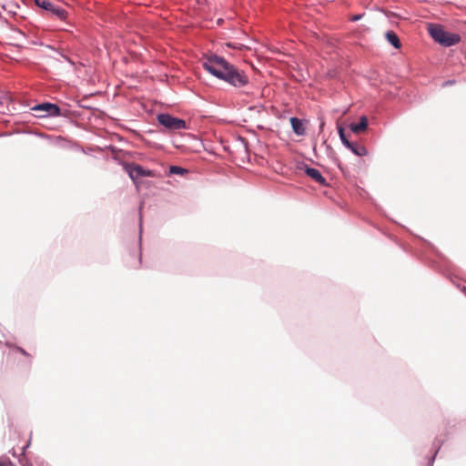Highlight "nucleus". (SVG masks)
I'll list each match as a JSON object with an SVG mask.
<instances>
[{
  "mask_svg": "<svg viewBox=\"0 0 466 466\" xmlns=\"http://www.w3.org/2000/svg\"><path fill=\"white\" fill-rule=\"evenodd\" d=\"M368 127V118L365 116L360 117V123L350 124V129L353 133L359 134L365 131Z\"/></svg>",
  "mask_w": 466,
  "mask_h": 466,
  "instance_id": "8",
  "label": "nucleus"
},
{
  "mask_svg": "<svg viewBox=\"0 0 466 466\" xmlns=\"http://www.w3.org/2000/svg\"><path fill=\"white\" fill-rule=\"evenodd\" d=\"M339 138H340L341 142L343 143V145H344L345 147H350V144H351L352 142H350V141L347 138V137H346V135H345V132H344V129H343L342 127H339Z\"/></svg>",
  "mask_w": 466,
  "mask_h": 466,
  "instance_id": "12",
  "label": "nucleus"
},
{
  "mask_svg": "<svg viewBox=\"0 0 466 466\" xmlns=\"http://www.w3.org/2000/svg\"><path fill=\"white\" fill-rule=\"evenodd\" d=\"M360 18H361V15H354V16L352 17V21H357V20H359V19H360Z\"/></svg>",
  "mask_w": 466,
  "mask_h": 466,
  "instance_id": "15",
  "label": "nucleus"
},
{
  "mask_svg": "<svg viewBox=\"0 0 466 466\" xmlns=\"http://www.w3.org/2000/svg\"><path fill=\"white\" fill-rule=\"evenodd\" d=\"M38 117L55 116L60 115V108L56 104L43 103L32 108Z\"/></svg>",
  "mask_w": 466,
  "mask_h": 466,
  "instance_id": "4",
  "label": "nucleus"
},
{
  "mask_svg": "<svg viewBox=\"0 0 466 466\" xmlns=\"http://www.w3.org/2000/svg\"><path fill=\"white\" fill-rule=\"evenodd\" d=\"M169 173L170 174H177V175H184L187 173V170L177 166H170L169 167Z\"/></svg>",
  "mask_w": 466,
  "mask_h": 466,
  "instance_id": "13",
  "label": "nucleus"
},
{
  "mask_svg": "<svg viewBox=\"0 0 466 466\" xmlns=\"http://www.w3.org/2000/svg\"><path fill=\"white\" fill-rule=\"evenodd\" d=\"M0 466H15L10 460H0Z\"/></svg>",
  "mask_w": 466,
  "mask_h": 466,
  "instance_id": "14",
  "label": "nucleus"
},
{
  "mask_svg": "<svg viewBox=\"0 0 466 466\" xmlns=\"http://www.w3.org/2000/svg\"><path fill=\"white\" fill-rule=\"evenodd\" d=\"M202 65L210 74L236 87H241L248 82V76L243 71L238 70L221 56L216 55L207 56Z\"/></svg>",
  "mask_w": 466,
  "mask_h": 466,
  "instance_id": "1",
  "label": "nucleus"
},
{
  "mask_svg": "<svg viewBox=\"0 0 466 466\" xmlns=\"http://www.w3.org/2000/svg\"><path fill=\"white\" fill-rule=\"evenodd\" d=\"M348 148L350 149L355 155L359 157L366 156L368 153L364 146L357 143H351L350 147H348Z\"/></svg>",
  "mask_w": 466,
  "mask_h": 466,
  "instance_id": "10",
  "label": "nucleus"
},
{
  "mask_svg": "<svg viewBox=\"0 0 466 466\" xmlns=\"http://www.w3.org/2000/svg\"><path fill=\"white\" fill-rule=\"evenodd\" d=\"M386 39L395 48H400L401 46L400 41L398 35L393 31H388L386 33Z\"/></svg>",
  "mask_w": 466,
  "mask_h": 466,
  "instance_id": "11",
  "label": "nucleus"
},
{
  "mask_svg": "<svg viewBox=\"0 0 466 466\" xmlns=\"http://www.w3.org/2000/svg\"><path fill=\"white\" fill-rule=\"evenodd\" d=\"M18 350H19V352H21L23 355H25V356L27 355V353L25 352V350H23V349L19 348V349H18Z\"/></svg>",
  "mask_w": 466,
  "mask_h": 466,
  "instance_id": "16",
  "label": "nucleus"
},
{
  "mask_svg": "<svg viewBox=\"0 0 466 466\" xmlns=\"http://www.w3.org/2000/svg\"><path fill=\"white\" fill-rule=\"evenodd\" d=\"M125 170L127 172L133 181H136L141 177H154V173L151 170L145 169L141 166L131 163L125 166Z\"/></svg>",
  "mask_w": 466,
  "mask_h": 466,
  "instance_id": "5",
  "label": "nucleus"
},
{
  "mask_svg": "<svg viewBox=\"0 0 466 466\" xmlns=\"http://www.w3.org/2000/svg\"><path fill=\"white\" fill-rule=\"evenodd\" d=\"M290 124H291V127H292V129L293 131L297 134V135H304L305 134V127H304V125L302 123V121L297 117H291L290 118Z\"/></svg>",
  "mask_w": 466,
  "mask_h": 466,
  "instance_id": "9",
  "label": "nucleus"
},
{
  "mask_svg": "<svg viewBox=\"0 0 466 466\" xmlns=\"http://www.w3.org/2000/svg\"><path fill=\"white\" fill-rule=\"evenodd\" d=\"M428 32L436 42L444 46H454L461 39L459 35L447 32L441 25L436 24H430L428 25Z\"/></svg>",
  "mask_w": 466,
  "mask_h": 466,
  "instance_id": "2",
  "label": "nucleus"
},
{
  "mask_svg": "<svg viewBox=\"0 0 466 466\" xmlns=\"http://www.w3.org/2000/svg\"><path fill=\"white\" fill-rule=\"evenodd\" d=\"M35 4L56 15L59 19L65 20L66 18V12L59 7H56L50 1L47 0H35Z\"/></svg>",
  "mask_w": 466,
  "mask_h": 466,
  "instance_id": "6",
  "label": "nucleus"
},
{
  "mask_svg": "<svg viewBox=\"0 0 466 466\" xmlns=\"http://www.w3.org/2000/svg\"><path fill=\"white\" fill-rule=\"evenodd\" d=\"M305 173L312 178L314 181L319 183V185L325 186L327 185L325 177L321 175V173L313 167H306Z\"/></svg>",
  "mask_w": 466,
  "mask_h": 466,
  "instance_id": "7",
  "label": "nucleus"
},
{
  "mask_svg": "<svg viewBox=\"0 0 466 466\" xmlns=\"http://www.w3.org/2000/svg\"><path fill=\"white\" fill-rule=\"evenodd\" d=\"M158 122L170 130H179L186 128V122L180 118L174 117L168 114H160L157 116Z\"/></svg>",
  "mask_w": 466,
  "mask_h": 466,
  "instance_id": "3",
  "label": "nucleus"
}]
</instances>
